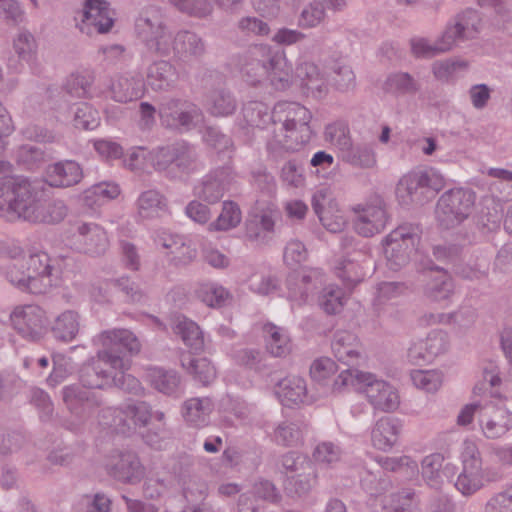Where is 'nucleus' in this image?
<instances>
[{
  "label": "nucleus",
  "mask_w": 512,
  "mask_h": 512,
  "mask_svg": "<svg viewBox=\"0 0 512 512\" xmlns=\"http://www.w3.org/2000/svg\"><path fill=\"white\" fill-rule=\"evenodd\" d=\"M432 278L435 282L431 288L432 297L435 300L445 299L451 292L452 282L444 270L436 269L431 271Z\"/></svg>",
  "instance_id": "obj_50"
},
{
  "label": "nucleus",
  "mask_w": 512,
  "mask_h": 512,
  "mask_svg": "<svg viewBox=\"0 0 512 512\" xmlns=\"http://www.w3.org/2000/svg\"><path fill=\"white\" fill-rule=\"evenodd\" d=\"M344 158L350 164L361 168H371L376 164L374 152L367 147H351Z\"/></svg>",
  "instance_id": "obj_46"
},
{
  "label": "nucleus",
  "mask_w": 512,
  "mask_h": 512,
  "mask_svg": "<svg viewBox=\"0 0 512 512\" xmlns=\"http://www.w3.org/2000/svg\"><path fill=\"white\" fill-rule=\"evenodd\" d=\"M276 395L283 406L293 407L304 403L307 398L305 380L299 376L282 379L277 385Z\"/></svg>",
  "instance_id": "obj_20"
},
{
  "label": "nucleus",
  "mask_w": 512,
  "mask_h": 512,
  "mask_svg": "<svg viewBox=\"0 0 512 512\" xmlns=\"http://www.w3.org/2000/svg\"><path fill=\"white\" fill-rule=\"evenodd\" d=\"M210 411L211 402L209 399L192 398L185 402L183 416L188 423L200 426L206 422Z\"/></svg>",
  "instance_id": "obj_35"
},
{
  "label": "nucleus",
  "mask_w": 512,
  "mask_h": 512,
  "mask_svg": "<svg viewBox=\"0 0 512 512\" xmlns=\"http://www.w3.org/2000/svg\"><path fill=\"white\" fill-rule=\"evenodd\" d=\"M483 433L488 438H499L512 426V413L487 405L480 414Z\"/></svg>",
  "instance_id": "obj_18"
},
{
  "label": "nucleus",
  "mask_w": 512,
  "mask_h": 512,
  "mask_svg": "<svg viewBox=\"0 0 512 512\" xmlns=\"http://www.w3.org/2000/svg\"><path fill=\"white\" fill-rule=\"evenodd\" d=\"M414 385L427 392H435L442 384V375L437 371L415 370L411 373Z\"/></svg>",
  "instance_id": "obj_44"
},
{
  "label": "nucleus",
  "mask_w": 512,
  "mask_h": 512,
  "mask_svg": "<svg viewBox=\"0 0 512 512\" xmlns=\"http://www.w3.org/2000/svg\"><path fill=\"white\" fill-rule=\"evenodd\" d=\"M487 384L491 388H496L501 384V378L496 366L491 365L490 368H486L483 372V381L477 383L473 388V394L481 396L487 389Z\"/></svg>",
  "instance_id": "obj_53"
},
{
  "label": "nucleus",
  "mask_w": 512,
  "mask_h": 512,
  "mask_svg": "<svg viewBox=\"0 0 512 512\" xmlns=\"http://www.w3.org/2000/svg\"><path fill=\"white\" fill-rule=\"evenodd\" d=\"M113 12L105 0H86L81 12V23L78 24L82 32L89 33V26H93L99 33L108 32L113 26Z\"/></svg>",
  "instance_id": "obj_14"
},
{
  "label": "nucleus",
  "mask_w": 512,
  "mask_h": 512,
  "mask_svg": "<svg viewBox=\"0 0 512 512\" xmlns=\"http://www.w3.org/2000/svg\"><path fill=\"white\" fill-rule=\"evenodd\" d=\"M387 90L393 93H404L414 89V83L408 74L401 73L390 77L386 83Z\"/></svg>",
  "instance_id": "obj_55"
},
{
  "label": "nucleus",
  "mask_w": 512,
  "mask_h": 512,
  "mask_svg": "<svg viewBox=\"0 0 512 512\" xmlns=\"http://www.w3.org/2000/svg\"><path fill=\"white\" fill-rule=\"evenodd\" d=\"M252 55L254 58L243 69L247 82L254 85L263 76H267L274 85L277 81H288L287 61L283 53L272 55L268 47L257 46Z\"/></svg>",
  "instance_id": "obj_7"
},
{
  "label": "nucleus",
  "mask_w": 512,
  "mask_h": 512,
  "mask_svg": "<svg viewBox=\"0 0 512 512\" xmlns=\"http://www.w3.org/2000/svg\"><path fill=\"white\" fill-rule=\"evenodd\" d=\"M79 323L77 314L73 311H66L59 315L52 327L53 333L58 339L71 341L78 333Z\"/></svg>",
  "instance_id": "obj_37"
},
{
  "label": "nucleus",
  "mask_w": 512,
  "mask_h": 512,
  "mask_svg": "<svg viewBox=\"0 0 512 512\" xmlns=\"http://www.w3.org/2000/svg\"><path fill=\"white\" fill-rule=\"evenodd\" d=\"M186 214L193 221L204 224L211 216L210 209L197 201H192L186 207Z\"/></svg>",
  "instance_id": "obj_60"
},
{
  "label": "nucleus",
  "mask_w": 512,
  "mask_h": 512,
  "mask_svg": "<svg viewBox=\"0 0 512 512\" xmlns=\"http://www.w3.org/2000/svg\"><path fill=\"white\" fill-rule=\"evenodd\" d=\"M313 457L319 463H332L339 458V450L331 443H322L314 451Z\"/></svg>",
  "instance_id": "obj_59"
},
{
  "label": "nucleus",
  "mask_w": 512,
  "mask_h": 512,
  "mask_svg": "<svg viewBox=\"0 0 512 512\" xmlns=\"http://www.w3.org/2000/svg\"><path fill=\"white\" fill-rule=\"evenodd\" d=\"M337 371L336 363L328 358L321 357L312 363L310 367L311 378L316 382H323Z\"/></svg>",
  "instance_id": "obj_49"
},
{
  "label": "nucleus",
  "mask_w": 512,
  "mask_h": 512,
  "mask_svg": "<svg viewBox=\"0 0 512 512\" xmlns=\"http://www.w3.org/2000/svg\"><path fill=\"white\" fill-rule=\"evenodd\" d=\"M98 112L86 103H82L75 114V127L93 130L99 125Z\"/></svg>",
  "instance_id": "obj_47"
},
{
  "label": "nucleus",
  "mask_w": 512,
  "mask_h": 512,
  "mask_svg": "<svg viewBox=\"0 0 512 512\" xmlns=\"http://www.w3.org/2000/svg\"><path fill=\"white\" fill-rule=\"evenodd\" d=\"M461 459L463 469L457 478L455 487L463 495H472L496 479L495 473L482 467V461L474 442H464Z\"/></svg>",
  "instance_id": "obj_6"
},
{
  "label": "nucleus",
  "mask_w": 512,
  "mask_h": 512,
  "mask_svg": "<svg viewBox=\"0 0 512 512\" xmlns=\"http://www.w3.org/2000/svg\"><path fill=\"white\" fill-rule=\"evenodd\" d=\"M112 98L118 102L136 100L143 95L144 85L140 80L119 77L110 87Z\"/></svg>",
  "instance_id": "obj_29"
},
{
  "label": "nucleus",
  "mask_w": 512,
  "mask_h": 512,
  "mask_svg": "<svg viewBox=\"0 0 512 512\" xmlns=\"http://www.w3.org/2000/svg\"><path fill=\"white\" fill-rule=\"evenodd\" d=\"M272 118L275 124L280 123L275 142L285 150H298L308 142L311 113L307 108L296 103H281L274 107Z\"/></svg>",
  "instance_id": "obj_4"
},
{
  "label": "nucleus",
  "mask_w": 512,
  "mask_h": 512,
  "mask_svg": "<svg viewBox=\"0 0 512 512\" xmlns=\"http://www.w3.org/2000/svg\"><path fill=\"white\" fill-rule=\"evenodd\" d=\"M475 195L462 188L452 189L443 194L437 204L439 220L446 227L464 220L473 207Z\"/></svg>",
  "instance_id": "obj_10"
},
{
  "label": "nucleus",
  "mask_w": 512,
  "mask_h": 512,
  "mask_svg": "<svg viewBox=\"0 0 512 512\" xmlns=\"http://www.w3.org/2000/svg\"><path fill=\"white\" fill-rule=\"evenodd\" d=\"M234 108V102L229 95H220L214 100L211 113L216 116H225L231 114Z\"/></svg>",
  "instance_id": "obj_63"
},
{
  "label": "nucleus",
  "mask_w": 512,
  "mask_h": 512,
  "mask_svg": "<svg viewBox=\"0 0 512 512\" xmlns=\"http://www.w3.org/2000/svg\"><path fill=\"white\" fill-rule=\"evenodd\" d=\"M333 387L336 391L351 389L365 394L369 403L378 410L393 411L400 404L398 392L389 383L356 369L342 371Z\"/></svg>",
  "instance_id": "obj_3"
},
{
  "label": "nucleus",
  "mask_w": 512,
  "mask_h": 512,
  "mask_svg": "<svg viewBox=\"0 0 512 512\" xmlns=\"http://www.w3.org/2000/svg\"><path fill=\"white\" fill-rule=\"evenodd\" d=\"M76 229L84 242L86 253L99 255L106 250L108 240L106 233L100 227L93 224L79 223Z\"/></svg>",
  "instance_id": "obj_25"
},
{
  "label": "nucleus",
  "mask_w": 512,
  "mask_h": 512,
  "mask_svg": "<svg viewBox=\"0 0 512 512\" xmlns=\"http://www.w3.org/2000/svg\"><path fill=\"white\" fill-rule=\"evenodd\" d=\"M159 115L164 125L177 129H189L192 122H198L201 115L192 105L178 101L162 104Z\"/></svg>",
  "instance_id": "obj_17"
},
{
  "label": "nucleus",
  "mask_w": 512,
  "mask_h": 512,
  "mask_svg": "<svg viewBox=\"0 0 512 512\" xmlns=\"http://www.w3.org/2000/svg\"><path fill=\"white\" fill-rule=\"evenodd\" d=\"M312 206L328 231L337 233L345 228L347 219L328 189H320L314 194Z\"/></svg>",
  "instance_id": "obj_12"
},
{
  "label": "nucleus",
  "mask_w": 512,
  "mask_h": 512,
  "mask_svg": "<svg viewBox=\"0 0 512 512\" xmlns=\"http://www.w3.org/2000/svg\"><path fill=\"white\" fill-rule=\"evenodd\" d=\"M181 363L183 368L203 385L212 383L216 378V369L207 358H194L191 353H187L182 355Z\"/></svg>",
  "instance_id": "obj_26"
},
{
  "label": "nucleus",
  "mask_w": 512,
  "mask_h": 512,
  "mask_svg": "<svg viewBox=\"0 0 512 512\" xmlns=\"http://www.w3.org/2000/svg\"><path fill=\"white\" fill-rule=\"evenodd\" d=\"M119 470V475L127 481H134L142 474V467L137 459H122Z\"/></svg>",
  "instance_id": "obj_62"
},
{
  "label": "nucleus",
  "mask_w": 512,
  "mask_h": 512,
  "mask_svg": "<svg viewBox=\"0 0 512 512\" xmlns=\"http://www.w3.org/2000/svg\"><path fill=\"white\" fill-rule=\"evenodd\" d=\"M446 348V340L441 332L429 336L425 341L414 344L409 349V357L413 361L419 359L430 361L443 352Z\"/></svg>",
  "instance_id": "obj_28"
},
{
  "label": "nucleus",
  "mask_w": 512,
  "mask_h": 512,
  "mask_svg": "<svg viewBox=\"0 0 512 512\" xmlns=\"http://www.w3.org/2000/svg\"><path fill=\"white\" fill-rule=\"evenodd\" d=\"M296 79L299 82V85L307 89V92L312 95L321 93L326 84V79L320 73L318 67L315 64L308 62L297 67Z\"/></svg>",
  "instance_id": "obj_30"
},
{
  "label": "nucleus",
  "mask_w": 512,
  "mask_h": 512,
  "mask_svg": "<svg viewBox=\"0 0 512 512\" xmlns=\"http://www.w3.org/2000/svg\"><path fill=\"white\" fill-rule=\"evenodd\" d=\"M445 186L444 177L435 170L411 172L403 176L396 188V194L401 200L411 196L418 188H430L438 192Z\"/></svg>",
  "instance_id": "obj_15"
},
{
  "label": "nucleus",
  "mask_w": 512,
  "mask_h": 512,
  "mask_svg": "<svg viewBox=\"0 0 512 512\" xmlns=\"http://www.w3.org/2000/svg\"><path fill=\"white\" fill-rule=\"evenodd\" d=\"M94 147L99 155L106 160L118 159L122 155V148L108 140H98L94 143Z\"/></svg>",
  "instance_id": "obj_58"
},
{
  "label": "nucleus",
  "mask_w": 512,
  "mask_h": 512,
  "mask_svg": "<svg viewBox=\"0 0 512 512\" xmlns=\"http://www.w3.org/2000/svg\"><path fill=\"white\" fill-rule=\"evenodd\" d=\"M307 258V251L304 245L299 241H290L285 247L284 262L286 265L296 266Z\"/></svg>",
  "instance_id": "obj_52"
},
{
  "label": "nucleus",
  "mask_w": 512,
  "mask_h": 512,
  "mask_svg": "<svg viewBox=\"0 0 512 512\" xmlns=\"http://www.w3.org/2000/svg\"><path fill=\"white\" fill-rule=\"evenodd\" d=\"M88 81L85 76L71 75L67 82L68 93L77 97H84L88 94Z\"/></svg>",
  "instance_id": "obj_64"
},
{
  "label": "nucleus",
  "mask_w": 512,
  "mask_h": 512,
  "mask_svg": "<svg viewBox=\"0 0 512 512\" xmlns=\"http://www.w3.org/2000/svg\"><path fill=\"white\" fill-rule=\"evenodd\" d=\"M479 17L475 11L465 12L461 20L453 27H449L443 34L440 42L433 46L424 38H415L411 41L412 52L417 57H431L453 47L459 38H469L477 31L476 23Z\"/></svg>",
  "instance_id": "obj_8"
},
{
  "label": "nucleus",
  "mask_w": 512,
  "mask_h": 512,
  "mask_svg": "<svg viewBox=\"0 0 512 512\" xmlns=\"http://www.w3.org/2000/svg\"><path fill=\"white\" fill-rule=\"evenodd\" d=\"M281 179L284 183L292 187H300L305 181L302 171L294 162L291 161L283 166Z\"/></svg>",
  "instance_id": "obj_54"
},
{
  "label": "nucleus",
  "mask_w": 512,
  "mask_h": 512,
  "mask_svg": "<svg viewBox=\"0 0 512 512\" xmlns=\"http://www.w3.org/2000/svg\"><path fill=\"white\" fill-rule=\"evenodd\" d=\"M26 271H21L14 266L8 271V277L12 284L31 293L40 294L52 286L50 258L45 252L30 255L25 261Z\"/></svg>",
  "instance_id": "obj_5"
},
{
  "label": "nucleus",
  "mask_w": 512,
  "mask_h": 512,
  "mask_svg": "<svg viewBox=\"0 0 512 512\" xmlns=\"http://www.w3.org/2000/svg\"><path fill=\"white\" fill-rule=\"evenodd\" d=\"M105 348L98 355L96 367L87 366L83 369L82 382L91 389L103 388L111 383L134 394L142 391L140 382L131 375H125L131 361L123 353L126 349L130 354L140 351L138 339L128 330L105 331L99 336Z\"/></svg>",
  "instance_id": "obj_1"
},
{
  "label": "nucleus",
  "mask_w": 512,
  "mask_h": 512,
  "mask_svg": "<svg viewBox=\"0 0 512 512\" xmlns=\"http://www.w3.org/2000/svg\"><path fill=\"white\" fill-rule=\"evenodd\" d=\"M191 159V152L187 147L181 146L178 149L162 148L155 153L149 154L148 160L158 170L176 166L186 167Z\"/></svg>",
  "instance_id": "obj_23"
},
{
  "label": "nucleus",
  "mask_w": 512,
  "mask_h": 512,
  "mask_svg": "<svg viewBox=\"0 0 512 512\" xmlns=\"http://www.w3.org/2000/svg\"><path fill=\"white\" fill-rule=\"evenodd\" d=\"M66 214L67 207L62 201H40L27 179H0V218L3 220L14 222L23 219L32 223L54 224L62 221Z\"/></svg>",
  "instance_id": "obj_2"
},
{
  "label": "nucleus",
  "mask_w": 512,
  "mask_h": 512,
  "mask_svg": "<svg viewBox=\"0 0 512 512\" xmlns=\"http://www.w3.org/2000/svg\"><path fill=\"white\" fill-rule=\"evenodd\" d=\"M22 16L23 11L15 0H0V17L17 22Z\"/></svg>",
  "instance_id": "obj_61"
},
{
  "label": "nucleus",
  "mask_w": 512,
  "mask_h": 512,
  "mask_svg": "<svg viewBox=\"0 0 512 512\" xmlns=\"http://www.w3.org/2000/svg\"><path fill=\"white\" fill-rule=\"evenodd\" d=\"M164 207L161 196L154 190L144 192L138 199V213L143 218L159 216Z\"/></svg>",
  "instance_id": "obj_40"
},
{
  "label": "nucleus",
  "mask_w": 512,
  "mask_h": 512,
  "mask_svg": "<svg viewBox=\"0 0 512 512\" xmlns=\"http://www.w3.org/2000/svg\"><path fill=\"white\" fill-rule=\"evenodd\" d=\"M83 178L81 166L73 160L59 161L49 165L44 172L46 184L56 188H66L78 184Z\"/></svg>",
  "instance_id": "obj_16"
},
{
  "label": "nucleus",
  "mask_w": 512,
  "mask_h": 512,
  "mask_svg": "<svg viewBox=\"0 0 512 512\" xmlns=\"http://www.w3.org/2000/svg\"><path fill=\"white\" fill-rule=\"evenodd\" d=\"M117 418H119V423L116 425L121 426V422H123V427H120L119 430L122 434H126L131 430H136L137 427L146 426L152 419V416L146 403L139 402L137 404H128L124 411L119 413Z\"/></svg>",
  "instance_id": "obj_22"
},
{
  "label": "nucleus",
  "mask_w": 512,
  "mask_h": 512,
  "mask_svg": "<svg viewBox=\"0 0 512 512\" xmlns=\"http://www.w3.org/2000/svg\"><path fill=\"white\" fill-rule=\"evenodd\" d=\"M173 330L181 336L183 342L192 350L198 351L203 348L202 333L195 322L185 317H177L174 321Z\"/></svg>",
  "instance_id": "obj_32"
},
{
  "label": "nucleus",
  "mask_w": 512,
  "mask_h": 512,
  "mask_svg": "<svg viewBox=\"0 0 512 512\" xmlns=\"http://www.w3.org/2000/svg\"><path fill=\"white\" fill-rule=\"evenodd\" d=\"M14 328L24 337L35 339L47 329L44 311L35 305L17 307L11 314Z\"/></svg>",
  "instance_id": "obj_13"
},
{
  "label": "nucleus",
  "mask_w": 512,
  "mask_h": 512,
  "mask_svg": "<svg viewBox=\"0 0 512 512\" xmlns=\"http://www.w3.org/2000/svg\"><path fill=\"white\" fill-rule=\"evenodd\" d=\"M199 299L207 306H220L228 298V292L221 286L213 283L201 284L197 290Z\"/></svg>",
  "instance_id": "obj_42"
},
{
  "label": "nucleus",
  "mask_w": 512,
  "mask_h": 512,
  "mask_svg": "<svg viewBox=\"0 0 512 512\" xmlns=\"http://www.w3.org/2000/svg\"><path fill=\"white\" fill-rule=\"evenodd\" d=\"M419 242L418 228L414 226H400L392 231L385 240V255L389 267L397 270L408 263L411 255L418 253L415 246Z\"/></svg>",
  "instance_id": "obj_9"
},
{
  "label": "nucleus",
  "mask_w": 512,
  "mask_h": 512,
  "mask_svg": "<svg viewBox=\"0 0 512 512\" xmlns=\"http://www.w3.org/2000/svg\"><path fill=\"white\" fill-rule=\"evenodd\" d=\"M174 75L172 66L165 62L160 61L154 63L148 71L147 85L153 90H161L170 85V79Z\"/></svg>",
  "instance_id": "obj_39"
},
{
  "label": "nucleus",
  "mask_w": 512,
  "mask_h": 512,
  "mask_svg": "<svg viewBox=\"0 0 512 512\" xmlns=\"http://www.w3.org/2000/svg\"><path fill=\"white\" fill-rule=\"evenodd\" d=\"M145 379L156 390L164 394H172L180 384V378L175 372L156 367L147 369Z\"/></svg>",
  "instance_id": "obj_31"
},
{
  "label": "nucleus",
  "mask_w": 512,
  "mask_h": 512,
  "mask_svg": "<svg viewBox=\"0 0 512 512\" xmlns=\"http://www.w3.org/2000/svg\"><path fill=\"white\" fill-rule=\"evenodd\" d=\"M345 293L338 287L329 286L319 297L320 307L328 314L338 313L345 302Z\"/></svg>",
  "instance_id": "obj_41"
},
{
  "label": "nucleus",
  "mask_w": 512,
  "mask_h": 512,
  "mask_svg": "<svg viewBox=\"0 0 512 512\" xmlns=\"http://www.w3.org/2000/svg\"><path fill=\"white\" fill-rule=\"evenodd\" d=\"M325 139L329 141L331 145L345 153L351 148L348 129L342 124H332L327 126L325 130Z\"/></svg>",
  "instance_id": "obj_45"
},
{
  "label": "nucleus",
  "mask_w": 512,
  "mask_h": 512,
  "mask_svg": "<svg viewBox=\"0 0 512 512\" xmlns=\"http://www.w3.org/2000/svg\"><path fill=\"white\" fill-rule=\"evenodd\" d=\"M232 180L230 174L221 171L215 177L208 178L196 186L194 194L210 204L216 203L223 197L224 192L230 189Z\"/></svg>",
  "instance_id": "obj_21"
},
{
  "label": "nucleus",
  "mask_w": 512,
  "mask_h": 512,
  "mask_svg": "<svg viewBox=\"0 0 512 512\" xmlns=\"http://www.w3.org/2000/svg\"><path fill=\"white\" fill-rule=\"evenodd\" d=\"M180 10L190 15L203 17L210 13V7L207 3H195V0H170Z\"/></svg>",
  "instance_id": "obj_56"
},
{
  "label": "nucleus",
  "mask_w": 512,
  "mask_h": 512,
  "mask_svg": "<svg viewBox=\"0 0 512 512\" xmlns=\"http://www.w3.org/2000/svg\"><path fill=\"white\" fill-rule=\"evenodd\" d=\"M371 505L375 512H380L378 510L379 506L382 507V512H417L409 493L396 498L376 497Z\"/></svg>",
  "instance_id": "obj_36"
},
{
  "label": "nucleus",
  "mask_w": 512,
  "mask_h": 512,
  "mask_svg": "<svg viewBox=\"0 0 512 512\" xmlns=\"http://www.w3.org/2000/svg\"><path fill=\"white\" fill-rule=\"evenodd\" d=\"M328 79H331L338 89H346L354 82V73L344 65L334 64L330 68Z\"/></svg>",
  "instance_id": "obj_51"
},
{
  "label": "nucleus",
  "mask_w": 512,
  "mask_h": 512,
  "mask_svg": "<svg viewBox=\"0 0 512 512\" xmlns=\"http://www.w3.org/2000/svg\"><path fill=\"white\" fill-rule=\"evenodd\" d=\"M442 464L443 457L440 454L429 455L422 462L423 477L431 487H436L439 484L441 475L445 474L441 471Z\"/></svg>",
  "instance_id": "obj_43"
},
{
  "label": "nucleus",
  "mask_w": 512,
  "mask_h": 512,
  "mask_svg": "<svg viewBox=\"0 0 512 512\" xmlns=\"http://www.w3.org/2000/svg\"><path fill=\"white\" fill-rule=\"evenodd\" d=\"M264 332L267 336V348L272 355L280 357L290 352L289 338L281 328L272 324H266Z\"/></svg>",
  "instance_id": "obj_38"
},
{
  "label": "nucleus",
  "mask_w": 512,
  "mask_h": 512,
  "mask_svg": "<svg viewBox=\"0 0 512 512\" xmlns=\"http://www.w3.org/2000/svg\"><path fill=\"white\" fill-rule=\"evenodd\" d=\"M332 350L339 361L353 364L360 357V345L357 337L347 331L336 335Z\"/></svg>",
  "instance_id": "obj_27"
},
{
  "label": "nucleus",
  "mask_w": 512,
  "mask_h": 512,
  "mask_svg": "<svg viewBox=\"0 0 512 512\" xmlns=\"http://www.w3.org/2000/svg\"><path fill=\"white\" fill-rule=\"evenodd\" d=\"M120 194V189L115 183H100L92 186L84 192L83 199L87 206L93 208L106 201L115 199Z\"/></svg>",
  "instance_id": "obj_33"
},
{
  "label": "nucleus",
  "mask_w": 512,
  "mask_h": 512,
  "mask_svg": "<svg viewBox=\"0 0 512 512\" xmlns=\"http://www.w3.org/2000/svg\"><path fill=\"white\" fill-rule=\"evenodd\" d=\"M354 212L356 214L354 227L365 237L380 233L386 226V210L383 201L378 197L370 203L356 206Z\"/></svg>",
  "instance_id": "obj_11"
},
{
  "label": "nucleus",
  "mask_w": 512,
  "mask_h": 512,
  "mask_svg": "<svg viewBox=\"0 0 512 512\" xmlns=\"http://www.w3.org/2000/svg\"><path fill=\"white\" fill-rule=\"evenodd\" d=\"M242 216L238 205L225 201L217 219L209 224V231H227L235 228L241 222Z\"/></svg>",
  "instance_id": "obj_34"
},
{
  "label": "nucleus",
  "mask_w": 512,
  "mask_h": 512,
  "mask_svg": "<svg viewBox=\"0 0 512 512\" xmlns=\"http://www.w3.org/2000/svg\"><path fill=\"white\" fill-rule=\"evenodd\" d=\"M378 462L386 470L400 471L407 476L418 473L417 463L407 456L400 458H381Z\"/></svg>",
  "instance_id": "obj_48"
},
{
  "label": "nucleus",
  "mask_w": 512,
  "mask_h": 512,
  "mask_svg": "<svg viewBox=\"0 0 512 512\" xmlns=\"http://www.w3.org/2000/svg\"><path fill=\"white\" fill-rule=\"evenodd\" d=\"M399 431L400 426L395 420L389 417L380 419L372 430L373 446L382 451L390 450L397 442Z\"/></svg>",
  "instance_id": "obj_24"
},
{
  "label": "nucleus",
  "mask_w": 512,
  "mask_h": 512,
  "mask_svg": "<svg viewBox=\"0 0 512 512\" xmlns=\"http://www.w3.org/2000/svg\"><path fill=\"white\" fill-rule=\"evenodd\" d=\"M275 439L282 445L292 446L301 440V434L292 425L280 426L275 433Z\"/></svg>",
  "instance_id": "obj_57"
},
{
  "label": "nucleus",
  "mask_w": 512,
  "mask_h": 512,
  "mask_svg": "<svg viewBox=\"0 0 512 512\" xmlns=\"http://www.w3.org/2000/svg\"><path fill=\"white\" fill-rule=\"evenodd\" d=\"M297 280L296 275H292L287 280L289 289V298L298 304L305 303L308 295L312 292L318 283L322 282V274L318 269H305L301 272V279Z\"/></svg>",
  "instance_id": "obj_19"
}]
</instances>
